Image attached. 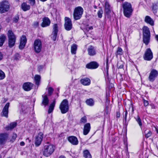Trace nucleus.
Returning <instances> with one entry per match:
<instances>
[{
  "label": "nucleus",
  "instance_id": "nucleus-10",
  "mask_svg": "<svg viewBox=\"0 0 158 158\" xmlns=\"http://www.w3.org/2000/svg\"><path fill=\"white\" fill-rule=\"evenodd\" d=\"M153 57V53L150 48H147L143 56L144 59L146 60H150L152 59Z\"/></svg>",
  "mask_w": 158,
  "mask_h": 158
},
{
  "label": "nucleus",
  "instance_id": "nucleus-26",
  "mask_svg": "<svg viewBox=\"0 0 158 158\" xmlns=\"http://www.w3.org/2000/svg\"><path fill=\"white\" fill-rule=\"evenodd\" d=\"M17 125V123L16 122H14L11 123L9 125L6 126L5 127L6 130L7 131L11 130L15 127Z\"/></svg>",
  "mask_w": 158,
  "mask_h": 158
},
{
  "label": "nucleus",
  "instance_id": "nucleus-17",
  "mask_svg": "<svg viewBox=\"0 0 158 158\" xmlns=\"http://www.w3.org/2000/svg\"><path fill=\"white\" fill-rule=\"evenodd\" d=\"M33 85V84L30 82L25 83L23 85V88L25 91H29L32 89Z\"/></svg>",
  "mask_w": 158,
  "mask_h": 158
},
{
  "label": "nucleus",
  "instance_id": "nucleus-29",
  "mask_svg": "<svg viewBox=\"0 0 158 158\" xmlns=\"http://www.w3.org/2000/svg\"><path fill=\"white\" fill-rule=\"evenodd\" d=\"M56 103V101L54 100L53 102L50 105L49 108L48 110V114H50L52 113L54 109Z\"/></svg>",
  "mask_w": 158,
  "mask_h": 158
},
{
  "label": "nucleus",
  "instance_id": "nucleus-60",
  "mask_svg": "<svg viewBox=\"0 0 158 158\" xmlns=\"http://www.w3.org/2000/svg\"><path fill=\"white\" fill-rule=\"evenodd\" d=\"M40 1L42 2H44L47 1V0H40Z\"/></svg>",
  "mask_w": 158,
  "mask_h": 158
},
{
  "label": "nucleus",
  "instance_id": "nucleus-47",
  "mask_svg": "<svg viewBox=\"0 0 158 158\" xmlns=\"http://www.w3.org/2000/svg\"><path fill=\"white\" fill-rule=\"evenodd\" d=\"M152 135V132L151 131H149L147 134L145 135V137L147 138H148L150 137Z\"/></svg>",
  "mask_w": 158,
  "mask_h": 158
},
{
  "label": "nucleus",
  "instance_id": "nucleus-63",
  "mask_svg": "<svg viewBox=\"0 0 158 158\" xmlns=\"http://www.w3.org/2000/svg\"><path fill=\"white\" fill-rule=\"evenodd\" d=\"M27 139L29 140V138H28L27 139H26V140H27Z\"/></svg>",
  "mask_w": 158,
  "mask_h": 158
},
{
  "label": "nucleus",
  "instance_id": "nucleus-16",
  "mask_svg": "<svg viewBox=\"0 0 158 158\" xmlns=\"http://www.w3.org/2000/svg\"><path fill=\"white\" fill-rule=\"evenodd\" d=\"M68 140L72 144L77 145L78 143V141L77 138L75 136H69L68 138Z\"/></svg>",
  "mask_w": 158,
  "mask_h": 158
},
{
  "label": "nucleus",
  "instance_id": "nucleus-21",
  "mask_svg": "<svg viewBox=\"0 0 158 158\" xmlns=\"http://www.w3.org/2000/svg\"><path fill=\"white\" fill-rule=\"evenodd\" d=\"M8 137V135L7 134H0V144L4 143L6 141Z\"/></svg>",
  "mask_w": 158,
  "mask_h": 158
},
{
  "label": "nucleus",
  "instance_id": "nucleus-8",
  "mask_svg": "<svg viewBox=\"0 0 158 158\" xmlns=\"http://www.w3.org/2000/svg\"><path fill=\"white\" fill-rule=\"evenodd\" d=\"M10 8V4L8 1L3 0L0 2V13H3L8 11Z\"/></svg>",
  "mask_w": 158,
  "mask_h": 158
},
{
  "label": "nucleus",
  "instance_id": "nucleus-22",
  "mask_svg": "<svg viewBox=\"0 0 158 158\" xmlns=\"http://www.w3.org/2000/svg\"><path fill=\"white\" fill-rule=\"evenodd\" d=\"M43 22L41 24V26L43 27H45L48 26L50 24V21L48 17H44L43 20Z\"/></svg>",
  "mask_w": 158,
  "mask_h": 158
},
{
  "label": "nucleus",
  "instance_id": "nucleus-15",
  "mask_svg": "<svg viewBox=\"0 0 158 158\" xmlns=\"http://www.w3.org/2000/svg\"><path fill=\"white\" fill-rule=\"evenodd\" d=\"M27 42L26 37L25 35H23L21 37L20 44L19 46V48L20 49H23L25 46Z\"/></svg>",
  "mask_w": 158,
  "mask_h": 158
},
{
  "label": "nucleus",
  "instance_id": "nucleus-38",
  "mask_svg": "<svg viewBox=\"0 0 158 158\" xmlns=\"http://www.w3.org/2000/svg\"><path fill=\"white\" fill-rule=\"evenodd\" d=\"M5 77V75L3 72L0 69V80L4 79Z\"/></svg>",
  "mask_w": 158,
  "mask_h": 158
},
{
  "label": "nucleus",
  "instance_id": "nucleus-44",
  "mask_svg": "<svg viewBox=\"0 0 158 158\" xmlns=\"http://www.w3.org/2000/svg\"><path fill=\"white\" fill-rule=\"evenodd\" d=\"M29 3L31 6H34L35 4V0H28Z\"/></svg>",
  "mask_w": 158,
  "mask_h": 158
},
{
  "label": "nucleus",
  "instance_id": "nucleus-12",
  "mask_svg": "<svg viewBox=\"0 0 158 158\" xmlns=\"http://www.w3.org/2000/svg\"><path fill=\"white\" fill-rule=\"evenodd\" d=\"M43 137V134L40 132L36 137L35 144L36 146H38L41 144Z\"/></svg>",
  "mask_w": 158,
  "mask_h": 158
},
{
  "label": "nucleus",
  "instance_id": "nucleus-30",
  "mask_svg": "<svg viewBox=\"0 0 158 158\" xmlns=\"http://www.w3.org/2000/svg\"><path fill=\"white\" fill-rule=\"evenodd\" d=\"M41 77L40 75H36L34 77V80L36 85L38 86L40 84Z\"/></svg>",
  "mask_w": 158,
  "mask_h": 158
},
{
  "label": "nucleus",
  "instance_id": "nucleus-5",
  "mask_svg": "<svg viewBox=\"0 0 158 158\" xmlns=\"http://www.w3.org/2000/svg\"><path fill=\"white\" fill-rule=\"evenodd\" d=\"M83 12V9L81 6L76 7L74 11L73 17L76 20L80 19L81 17Z\"/></svg>",
  "mask_w": 158,
  "mask_h": 158
},
{
  "label": "nucleus",
  "instance_id": "nucleus-42",
  "mask_svg": "<svg viewBox=\"0 0 158 158\" xmlns=\"http://www.w3.org/2000/svg\"><path fill=\"white\" fill-rule=\"evenodd\" d=\"M57 33L54 34V33H52V38L54 41H55L56 40L57 38Z\"/></svg>",
  "mask_w": 158,
  "mask_h": 158
},
{
  "label": "nucleus",
  "instance_id": "nucleus-35",
  "mask_svg": "<svg viewBox=\"0 0 158 158\" xmlns=\"http://www.w3.org/2000/svg\"><path fill=\"white\" fill-rule=\"evenodd\" d=\"M135 119L136 121L137 122V123L139 124V126L140 127L142 128V123L141 122V120L140 118L139 117V115H137L136 117L135 118Z\"/></svg>",
  "mask_w": 158,
  "mask_h": 158
},
{
  "label": "nucleus",
  "instance_id": "nucleus-40",
  "mask_svg": "<svg viewBox=\"0 0 158 158\" xmlns=\"http://www.w3.org/2000/svg\"><path fill=\"white\" fill-rule=\"evenodd\" d=\"M117 65L118 68L122 69L123 67V63L121 61H119L118 62Z\"/></svg>",
  "mask_w": 158,
  "mask_h": 158
},
{
  "label": "nucleus",
  "instance_id": "nucleus-32",
  "mask_svg": "<svg viewBox=\"0 0 158 158\" xmlns=\"http://www.w3.org/2000/svg\"><path fill=\"white\" fill-rule=\"evenodd\" d=\"M6 39V36L2 35L0 36V46H2L3 44Z\"/></svg>",
  "mask_w": 158,
  "mask_h": 158
},
{
  "label": "nucleus",
  "instance_id": "nucleus-61",
  "mask_svg": "<svg viewBox=\"0 0 158 158\" xmlns=\"http://www.w3.org/2000/svg\"><path fill=\"white\" fill-rule=\"evenodd\" d=\"M108 106H106V110H108Z\"/></svg>",
  "mask_w": 158,
  "mask_h": 158
},
{
  "label": "nucleus",
  "instance_id": "nucleus-36",
  "mask_svg": "<svg viewBox=\"0 0 158 158\" xmlns=\"http://www.w3.org/2000/svg\"><path fill=\"white\" fill-rule=\"evenodd\" d=\"M158 8V2L154 3L153 4L152 7V9L154 13H155L156 12V10Z\"/></svg>",
  "mask_w": 158,
  "mask_h": 158
},
{
  "label": "nucleus",
  "instance_id": "nucleus-41",
  "mask_svg": "<svg viewBox=\"0 0 158 158\" xmlns=\"http://www.w3.org/2000/svg\"><path fill=\"white\" fill-rule=\"evenodd\" d=\"M103 11L101 9H100L98 12V16L99 18H101L102 17V14Z\"/></svg>",
  "mask_w": 158,
  "mask_h": 158
},
{
  "label": "nucleus",
  "instance_id": "nucleus-3",
  "mask_svg": "<svg viewBox=\"0 0 158 158\" xmlns=\"http://www.w3.org/2000/svg\"><path fill=\"white\" fill-rule=\"evenodd\" d=\"M143 41L146 45L149 43L150 39V32L149 28L146 26H144L143 28Z\"/></svg>",
  "mask_w": 158,
  "mask_h": 158
},
{
  "label": "nucleus",
  "instance_id": "nucleus-55",
  "mask_svg": "<svg viewBox=\"0 0 158 158\" xmlns=\"http://www.w3.org/2000/svg\"><path fill=\"white\" fill-rule=\"evenodd\" d=\"M20 145L22 146H24L25 145V143L24 142L22 141L20 143Z\"/></svg>",
  "mask_w": 158,
  "mask_h": 158
},
{
  "label": "nucleus",
  "instance_id": "nucleus-56",
  "mask_svg": "<svg viewBox=\"0 0 158 158\" xmlns=\"http://www.w3.org/2000/svg\"><path fill=\"white\" fill-rule=\"evenodd\" d=\"M3 58V55L0 52V60H1Z\"/></svg>",
  "mask_w": 158,
  "mask_h": 158
},
{
  "label": "nucleus",
  "instance_id": "nucleus-9",
  "mask_svg": "<svg viewBox=\"0 0 158 158\" xmlns=\"http://www.w3.org/2000/svg\"><path fill=\"white\" fill-rule=\"evenodd\" d=\"M158 75V71L155 69H152L149 74L148 79L150 81L153 82L154 81Z\"/></svg>",
  "mask_w": 158,
  "mask_h": 158
},
{
  "label": "nucleus",
  "instance_id": "nucleus-52",
  "mask_svg": "<svg viewBox=\"0 0 158 158\" xmlns=\"http://www.w3.org/2000/svg\"><path fill=\"white\" fill-rule=\"evenodd\" d=\"M19 17L18 16L15 17L14 18L13 21L15 23H17L18 21Z\"/></svg>",
  "mask_w": 158,
  "mask_h": 158
},
{
  "label": "nucleus",
  "instance_id": "nucleus-34",
  "mask_svg": "<svg viewBox=\"0 0 158 158\" xmlns=\"http://www.w3.org/2000/svg\"><path fill=\"white\" fill-rule=\"evenodd\" d=\"M86 103L87 105L91 106H93L94 104L93 100L91 98L87 99L86 101Z\"/></svg>",
  "mask_w": 158,
  "mask_h": 158
},
{
  "label": "nucleus",
  "instance_id": "nucleus-19",
  "mask_svg": "<svg viewBox=\"0 0 158 158\" xmlns=\"http://www.w3.org/2000/svg\"><path fill=\"white\" fill-rule=\"evenodd\" d=\"M98 66V63L96 62H92L86 65V67L89 69H95Z\"/></svg>",
  "mask_w": 158,
  "mask_h": 158
},
{
  "label": "nucleus",
  "instance_id": "nucleus-64",
  "mask_svg": "<svg viewBox=\"0 0 158 158\" xmlns=\"http://www.w3.org/2000/svg\"><path fill=\"white\" fill-rule=\"evenodd\" d=\"M7 158H11V157H8Z\"/></svg>",
  "mask_w": 158,
  "mask_h": 158
},
{
  "label": "nucleus",
  "instance_id": "nucleus-18",
  "mask_svg": "<svg viewBox=\"0 0 158 158\" xmlns=\"http://www.w3.org/2000/svg\"><path fill=\"white\" fill-rule=\"evenodd\" d=\"M42 100L41 103V106H44L46 107L49 104V100L46 95H43L42 96Z\"/></svg>",
  "mask_w": 158,
  "mask_h": 158
},
{
  "label": "nucleus",
  "instance_id": "nucleus-14",
  "mask_svg": "<svg viewBox=\"0 0 158 158\" xmlns=\"http://www.w3.org/2000/svg\"><path fill=\"white\" fill-rule=\"evenodd\" d=\"M10 106V103H7L3 108L1 113L2 116L7 118L8 117V108Z\"/></svg>",
  "mask_w": 158,
  "mask_h": 158
},
{
  "label": "nucleus",
  "instance_id": "nucleus-25",
  "mask_svg": "<svg viewBox=\"0 0 158 158\" xmlns=\"http://www.w3.org/2000/svg\"><path fill=\"white\" fill-rule=\"evenodd\" d=\"M80 82L83 85H88L90 83V80L88 78H85L81 79L80 80Z\"/></svg>",
  "mask_w": 158,
  "mask_h": 158
},
{
  "label": "nucleus",
  "instance_id": "nucleus-45",
  "mask_svg": "<svg viewBox=\"0 0 158 158\" xmlns=\"http://www.w3.org/2000/svg\"><path fill=\"white\" fill-rule=\"evenodd\" d=\"M53 91V89L52 88L49 87L48 88V94L49 96L52 94Z\"/></svg>",
  "mask_w": 158,
  "mask_h": 158
},
{
  "label": "nucleus",
  "instance_id": "nucleus-6",
  "mask_svg": "<svg viewBox=\"0 0 158 158\" xmlns=\"http://www.w3.org/2000/svg\"><path fill=\"white\" fill-rule=\"evenodd\" d=\"M59 108L62 114H65L69 110V105L67 100L65 99L63 100L61 103Z\"/></svg>",
  "mask_w": 158,
  "mask_h": 158
},
{
  "label": "nucleus",
  "instance_id": "nucleus-51",
  "mask_svg": "<svg viewBox=\"0 0 158 158\" xmlns=\"http://www.w3.org/2000/svg\"><path fill=\"white\" fill-rule=\"evenodd\" d=\"M44 67V66L43 65H40L38 67V70L39 72L41 71Z\"/></svg>",
  "mask_w": 158,
  "mask_h": 158
},
{
  "label": "nucleus",
  "instance_id": "nucleus-37",
  "mask_svg": "<svg viewBox=\"0 0 158 158\" xmlns=\"http://www.w3.org/2000/svg\"><path fill=\"white\" fill-rule=\"evenodd\" d=\"M123 54V52L122 49L120 47H118L116 52V55H122Z\"/></svg>",
  "mask_w": 158,
  "mask_h": 158
},
{
  "label": "nucleus",
  "instance_id": "nucleus-46",
  "mask_svg": "<svg viewBox=\"0 0 158 158\" xmlns=\"http://www.w3.org/2000/svg\"><path fill=\"white\" fill-rule=\"evenodd\" d=\"M12 139L11 141H14L17 137V135L16 134H13L12 136Z\"/></svg>",
  "mask_w": 158,
  "mask_h": 158
},
{
  "label": "nucleus",
  "instance_id": "nucleus-20",
  "mask_svg": "<svg viewBox=\"0 0 158 158\" xmlns=\"http://www.w3.org/2000/svg\"><path fill=\"white\" fill-rule=\"evenodd\" d=\"M91 127L90 124L88 123L85 124L84 126L83 134L84 135H86L89 132Z\"/></svg>",
  "mask_w": 158,
  "mask_h": 158
},
{
  "label": "nucleus",
  "instance_id": "nucleus-7",
  "mask_svg": "<svg viewBox=\"0 0 158 158\" xmlns=\"http://www.w3.org/2000/svg\"><path fill=\"white\" fill-rule=\"evenodd\" d=\"M33 48L35 52L37 53H40L42 48V43L41 40L39 39L35 40L34 42Z\"/></svg>",
  "mask_w": 158,
  "mask_h": 158
},
{
  "label": "nucleus",
  "instance_id": "nucleus-28",
  "mask_svg": "<svg viewBox=\"0 0 158 158\" xmlns=\"http://www.w3.org/2000/svg\"><path fill=\"white\" fill-rule=\"evenodd\" d=\"M83 153V156L85 158H92V156L88 150H84Z\"/></svg>",
  "mask_w": 158,
  "mask_h": 158
},
{
  "label": "nucleus",
  "instance_id": "nucleus-57",
  "mask_svg": "<svg viewBox=\"0 0 158 158\" xmlns=\"http://www.w3.org/2000/svg\"><path fill=\"white\" fill-rule=\"evenodd\" d=\"M151 108L152 109H155L156 108L155 106L153 104H151Z\"/></svg>",
  "mask_w": 158,
  "mask_h": 158
},
{
  "label": "nucleus",
  "instance_id": "nucleus-24",
  "mask_svg": "<svg viewBox=\"0 0 158 158\" xmlns=\"http://www.w3.org/2000/svg\"><path fill=\"white\" fill-rule=\"evenodd\" d=\"M21 8L23 11H26L30 9V6L27 4L26 2H23L21 5Z\"/></svg>",
  "mask_w": 158,
  "mask_h": 158
},
{
  "label": "nucleus",
  "instance_id": "nucleus-54",
  "mask_svg": "<svg viewBox=\"0 0 158 158\" xmlns=\"http://www.w3.org/2000/svg\"><path fill=\"white\" fill-rule=\"evenodd\" d=\"M116 116L117 118H119L120 117V114L119 112H117Z\"/></svg>",
  "mask_w": 158,
  "mask_h": 158
},
{
  "label": "nucleus",
  "instance_id": "nucleus-58",
  "mask_svg": "<svg viewBox=\"0 0 158 158\" xmlns=\"http://www.w3.org/2000/svg\"><path fill=\"white\" fill-rule=\"evenodd\" d=\"M156 40L158 42V35H156L155 36Z\"/></svg>",
  "mask_w": 158,
  "mask_h": 158
},
{
  "label": "nucleus",
  "instance_id": "nucleus-59",
  "mask_svg": "<svg viewBox=\"0 0 158 158\" xmlns=\"http://www.w3.org/2000/svg\"><path fill=\"white\" fill-rule=\"evenodd\" d=\"M59 158H66L64 156H60Z\"/></svg>",
  "mask_w": 158,
  "mask_h": 158
},
{
  "label": "nucleus",
  "instance_id": "nucleus-1",
  "mask_svg": "<svg viewBox=\"0 0 158 158\" xmlns=\"http://www.w3.org/2000/svg\"><path fill=\"white\" fill-rule=\"evenodd\" d=\"M55 149V147L54 145L47 142L44 146L42 150L43 154L46 157H49L52 154Z\"/></svg>",
  "mask_w": 158,
  "mask_h": 158
},
{
  "label": "nucleus",
  "instance_id": "nucleus-4",
  "mask_svg": "<svg viewBox=\"0 0 158 158\" xmlns=\"http://www.w3.org/2000/svg\"><path fill=\"white\" fill-rule=\"evenodd\" d=\"M7 36L8 38L9 46L10 48H12L15 44L16 37L11 30L8 31Z\"/></svg>",
  "mask_w": 158,
  "mask_h": 158
},
{
  "label": "nucleus",
  "instance_id": "nucleus-2",
  "mask_svg": "<svg viewBox=\"0 0 158 158\" xmlns=\"http://www.w3.org/2000/svg\"><path fill=\"white\" fill-rule=\"evenodd\" d=\"M122 6L124 15L127 18L130 17L133 11L131 4L125 2L122 4Z\"/></svg>",
  "mask_w": 158,
  "mask_h": 158
},
{
  "label": "nucleus",
  "instance_id": "nucleus-31",
  "mask_svg": "<svg viewBox=\"0 0 158 158\" xmlns=\"http://www.w3.org/2000/svg\"><path fill=\"white\" fill-rule=\"evenodd\" d=\"M105 11L107 14H109L110 12V8L108 2H106L105 4Z\"/></svg>",
  "mask_w": 158,
  "mask_h": 158
},
{
  "label": "nucleus",
  "instance_id": "nucleus-62",
  "mask_svg": "<svg viewBox=\"0 0 158 158\" xmlns=\"http://www.w3.org/2000/svg\"><path fill=\"white\" fill-rule=\"evenodd\" d=\"M97 7L96 6H94V8H96Z\"/></svg>",
  "mask_w": 158,
  "mask_h": 158
},
{
  "label": "nucleus",
  "instance_id": "nucleus-39",
  "mask_svg": "<svg viewBox=\"0 0 158 158\" xmlns=\"http://www.w3.org/2000/svg\"><path fill=\"white\" fill-rule=\"evenodd\" d=\"M20 57V56L18 53H16L14 56V60H19Z\"/></svg>",
  "mask_w": 158,
  "mask_h": 158
},
{
  "label": "nucleus",
  "instance_id": "nucleus-50",
  "mask_svg": "<svg viewBox=\"0 0 158 158\" xmlns=\"http://www.w3.org/2000/svg\"><path fill=\"white\" fill-rule=\"evenodd\" d=\"M143 101L144 106H147L149 104L148 101L144 100V99H143Z\"/></svg>",
  "mask_w": 158,
  "mask_h": 158
},
{
  "label": "nucleus",
  "instance_id": "nucleus-48",
  "mask_svg": "<svg viewBox=\"0 0 158 158\" xmlns=\"http://www.w3.org/2000/svg\"><path fill=\"white\" fill-rule=\"evenodd\" d=\"M127 114V110L123 113V118L125 119L126 121Z\"/></svg>",
  "mask_w": 158,
  "mask_h": 158
},
{
  "label": "nucleus",
  "instance_id": "nucleus-23",
  "mask_svg": "<svg viewBox=\"0 0 158 158\" xmlns=\"http://www.w3.org/2000/svg\"><path fill=\"white\" fill-rule=\"evenodd\" d=\"M144 21L145 23L149 24L152 26H153L154 25V21L149 16H145Z\"/></svg>",
  "mask_w": 158,
  "mask_h": 158
},
{
  "label": "nucleus",
  "instance_id": "nucleus-53",
  "mask_svg": "<svg viewBox=\"0 0 158 158\" xmlns=\"http://www.w3.org/2000/svg\"><path fill=\"white\" fill-rule=\"evenodd\" d=\"M86 29L87 30L89 31V30L92 29H93V27L92 26H90L89 27H88V26L86 27Z\"/></svg>",
  "mask_w": 158,
  "mask_h": 158
},
{
  "label": "nucleus",
  "instance_id": "nucleus-13",
  "mask_svg": "<svg viewBox=\"0 0 158 158\" xmlns=\"http://www.w3.org/2000/svg\"><path fill=\"white\" fill-rule=\"evenodd\" d=\"M88 54L91 56H94L96 54V48L90 45L87 49Z\"/></svg>",
  "mask_w": 158,
  "mask_h": 158
},
{
  "label": "nucleus",
  "instance_id": "nucleus-43",
  "mask_svg": "<svg viewBox=\"0 0 158 158\" xmlns=\"http://www.w3.org/2000/svg\"><path fill=\"white\" fill-rule=\"evenodd\" d=\"M87 121L86 117L85 116H84L82 117L81 120L80 122L81 123H86Z\"/></svg>",
  "mask_w": 158,
  "mask_h": 158
},
{
  "label": "nucleus",
  "instance_id": "nucleus-49",
  "mask_svg": "<svg viewBox=\"0 0 158 158\" xmlns=\"http://www.w3.org/2000/svg\"><path fill=\"white\" fill-rule=\"evenodd\" d=\"M39 23L38 22L36 21L34 23H33V27H34L36 28L37 27L39 26Z\"/></svg>",
  "mask_w": 158,
  "mask_h": 158
},
{
  "label": "nucleus",
  "instance_id": "nucleus-33",
  "mask_svg": "<svg viewBox=\"0 0 158 158\" xmlns=\"http://www.w3.org/2000/svg\"><path fill=\"white\" fill-rule=\"evenodd\" d=\"M58 32V27L57 24H55L53 26V31L52 33L57 34Z\"/></svg>",
  "mask_w": 158,
  "mask_h": 158
},
{
  "label": "nucleus",
  "instance_id": "nucleus-11",
  "mask_svg": "<svg viewBox=\"0 0 158 158\" xmlns=\"http://www.w3.org/2000/svg\"><path fill=\"white\" fill-rule=\"evenodd\" d=\"M64 27L65 29L68 31L71 30L72 28V21L70 19L67 17L65 18Z\"/></svg>",
  "mask_w": 158,
  "mask_h": 158
},
{
  "label": "nucleus",
  "instance_id": "nucleus-27",
  "mask_svg": "<svg viewBox=\"0 0 158 158\" xmlns=\"http://www.w3.org/2000/svg\"><path fill=\"white\" fill-rule=\"evenodd\" d=\"M77 47V45L75 44H73L72 45L71 52L72 54H76Z\"/></svg>",
  "mask_w": 158,
  "mask_h": 158
}]
</instances>
